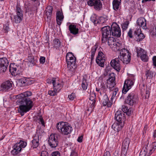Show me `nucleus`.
I'll use <instances>...</instances> for the list:
<instances>
[{
    "label": "nucleus",
    "mask_w": 156,
    "mask_h": 156,
    "mask_svg": "<svg viewBox=\"0 0 156 156\" xmlns=\"http://www.w3.org/2000/svg\"><path fill=\"white\" fill-rule=\"evenodd\" d=\"M32 94L31 92L27 91L16 96V98L18 99L16 103L17 104L19 105L18 112L22 116H23L24 113L29 112L33 106V102L28 98Z\"/></svg>",
    "instance_id": "obj_1"
},
{
    "label": "nucleus",
    "mask_w": 156,
    "mask_h": 156,
    "mask_svg": "<svg viewBox=\"0 0 156 156\" xmlns=\"http://www.w3.org/2000/svg\"><path fill=\"white\" fill-rule=\"evenodd\" d=\"M69 29L70 33L73 35H76L79 33V29L76 25L71 24L69 26Z\"/></svg>",
    "instance_id": "obj_23"
},
{
    "label": "nucleus",
    "mask_w": 156,
    "mask_h": 156,
    "mask_svg": "<svg viewBox=\"0 0 156 156\" xmlns=\"http://www.w3.org/2000/svg\"><path fill=\"white\" fill-rule=\"evenodd\" d=\"M53 8L52 6H48L46 8V11L52 12Z\"/></svg>",
    "instance_id": "obj_55"
},
{
    "label": "nucleus",
    "mask_w": 156,
    "mask_h": 156,
    "mask_svg": "<svg viewBox=\"0 0 156 156\" xmlns=\"http://www.w3.org/2000/svg\"><path fill=\"white\" fill-rule=\"evenodd\" d=\"M20 81L21 83L24 85L30 84L32 83L31 82L32 81H30V79L28 78L21 79Z\"/></svg>",
    "instance_id": "obj_31"
},
{
    "label": "nucleus",
    "mask_w": 156,
    "mask_h": 156,
    "mask_svg": "<svg viewBox=\"0 0 156 156\" xmlns=\"http://www.w3.org/2000/svg\"><path fill=\"white\" fill-rule=\"evenodd\" d=\"M138 101L137 96L133 92H132L129 94L125 100V102L130 106H133Z\"/></svg>",
    "instance_id": "obj_6"
},
{
    "label": "nucleus",
    "mask_w": 156,
    "mask_h": 156,
    "mask_svg": "<svg viewBox=\"0 0 156 156\" xmlns=\"http://www.w3.org/2000/svg\"><path fill=\"white\" fill-rule=\"evenodd\" d=\"M105 59V55L101 51H99L96 59V62L100 66L103 67Z\"/></svg>",
    "instance_id": "obj_13"
},
{
    "label": "nucleus",
    "mask_w": 156,
    "mask_h": 156,
    "mask_svg": "<svg viewBox=\"0 0 156 156\" xmlns=\"http://www.w3.org/2000/svg\"><path fill=\"white\" fill-rule=\"evenodd\" d=\"M115 119L118 122H122V123L124 124L126 119L125 115L121 111H118L115 114Z\"/></svg>",
    "instance_id": "obj_16"
},
{
    "label": "nucleus",
    "mask_w": 156,
    "mask_h": 156,
    "mask_svg": "<svg viewBox=\"0 0 156 156\" xmlns=\"http://www.w3.org/2000/svg\"><path fill=\"white\" fill-rule=\"evenodd\" d=\"M107 83V87L109 88L110 89V90H112V89H113L114 88H115V87H114L115 84V82H110L109 81Z\"/></svg>",
    "instance_id": "obj_42"
},
{
    "label": "nucleus",
    "mask_w": 156,
    "mask_h": 156,
    "mask_svg": "<svg viewBox=\"0 0 156 156\" xmlns=\"http://www.w3.org/2000/svg\"><path fill=\"white\" fill-rule=\"evenodd\" d=\"M12 86V82L9 80H7L2 83L1 87L2 91L5 92L9 90Z\"/></svg>",
    "instance_id": "obj_19"
},
{
    "label": "nucleus",
    "mask_w": 156,
    "mask_h": 156,
    "mask_svg": "<svg viewBox=\"0 0 156 156\" xmlns=\"http://www.w3.org/2000/svg\"><path fill=\"white\" fill-rule=\"evenodd\" d=\"M128 148L122 147L121 156H126V155Z\"/></svg>",
    "instance_id": "obj_48"
},
{
    "label": "nucleus",
    "mask_w": 156,
    "mask_h": 156,
    "mask_svg": "<svg viewBox=\"0 0 156 156\" xmlns=\"http://www.w3.org/2000/svg\"><path fill=\"white\" fill-rule=\"evenodd\" d=\"M27 60L28 62L33 66L35 65L38 61L37 57L33 56L32 54L28 55Z\"/></svg>",
    "instance_id": "obj_24"
},
{
    "label": "nucleus",
    "mask_w": 156,
    "mask_h": 156,
    "mask_svg": "<svg viewBox=\"0 0 156 156\" xmlns=\"http://www.w3.org/2000/svg\"><path fill=\"white\" fill-rule=\"evenodd\" d=\"M140 29L138 28L136 30L134 34V36L135 39L138 42L141 41L145 37L143 34L141 33Z\"/></svg>",
    "instance_id": "obj_18"
},
{
    "label": "nucleus",
    "mask_w": 156,
    "mask_h": 156,
    "mask_svg": "<svg viewBox=\"0 0 156 156\" xmlns=\"http://www.w3.org/2000/svg\"><path fill=\"white\" fill-rule=\"evenodd\" d=\"M90 20L94 25H96L98 23L104 24L108 20L106 18L102 16L100 17L99 19H98L95 15L92 16L91 17Z\"/></svg>",
    "instance_id": "obj_12"
},
{
    "label": "nucleus",
    "mask_w": 156,
    "mask_h": 156,
    "mask_svg": "<svg viewBox=\"0 0 156 156\" xmlns=\"http://www.w3.org/2000/svg\"><path fill=\"white\" fill-rule=\"evenodd\" d=\"M53 44L54 47L57 49L61 46V42L59 39H55L53 40Z\"/></svg>",
    "instance_id": "obj_36"
},
{
    "label": "nucleus",
    "mask_w": 156,
    "mask_h": 156,
    "mask_svg": "<svg viewBox=\"0 0 156 156\" xmlns=\"http://www.w3.org/2000/svg\"><path fill=\"white\" fill-rule=\"evenodd\" d=\"M133 31L131 29H130L128 33V36L129 38H132L133 36L132 35Z\"/></svg>",
    "instance_id": "obj_58"
},
{
    "label": "nucleus",
    "mask_w": 156,
    "mask_h": 156,
    "mask_svg": "<svg viewBox=\"0 0 156 156\" xmlns=\"http://www.w3.org/2000/svg\"><path fill=\"white\" fill-rule=\"evenodd\" d=\"M110 82H115V76L113 75L112 76L110 75V77L107 80V83H108V81Z\"/></svg>",
    "instance_id": "obj_51"
},
{
    "label": "nucleus",
    "mask_w": 156,
    "mask_h": 156,
    "mask_svg": "<svg viewBox=\"0 0 156 156\" xmlns=\"http://www.w3.org/2000/svg\"><path fill=\"white\" fill-rule=\"evenodd\" d=\"M129 24V22L128 21H126L121 24L122 27L123 31L126 30Z\"/></svg>",
    "instance_id": "obj_45"
},
{
    "label": "nucleus",
    "mask_w": 156,
    "mask_h": 156,
    "mask_svg": "<svg viewBox=\"0 0 156 156\" xmlns=\"http://www.w3.org/2000/svg\"><path fill=\"white\" fill-rule=\"evenodd\" d=\"M56 91L55 90H50L48 91V94L51 96H54L55 95L56 93Z\"/></svg>",
    "instance_id": "obj_54"
},
{
    "label": "nucleus",
    "mask_w": 156,
    "mask_h": 156,
    "mask_svg": "<svg viewBox=\"0 0 156 156\" xmlns=\"http://www.w3.org/2000/svg\"><path fill=\"white\" fill-rule=\"evenodd\" d=\"M130 141L129 138H126L122 143V147L128 148Z\"/></svg>",
    "instance_id": "obj_35"
},
{
    "label": "nucleus",
    "mask_w": 156,
    "mask_h": 156,
    "mask_svg": "<svg viewBox=\"0 0 156 156\" xmlns=\"http://www.w3.org/2000/svg\"><path fill=\"white\" fill-rule=\"evenodd\" d=\"M122 111L124 113L126 112L127 110H128V107L127 106H125V105H123L122 106Z\"/></svg>",
    "instance_id": "obj_61"
},
{
    "label": "nucleus",
    "mask_w": 156,
    "mask_h": 156,
    "mask_svg": "<svg viewBox=\"0 0 156 156\" xmlns=\"http://www.w3.org/2000/svg\"><path fill=\"white\" fill-rule=\"evenodd\" d=\"M53 88L56 92L59 91L62 87V84L56 81L53 84Z\"/></svg>",
    "instance_id": "obj_30"
},
{
    "label": "nucleus",
    "mask_w": 156,
    "mask_h": 156,
    "mask_svg": "<svg viewBox=\"0 0 156 156\" xmlns=\"http://www.w3.org/2000/svg\"><path fill=\"white\" fill-rule=\"evenodd\" d=\"M123 123H122V122L114 123L112 126V128L115 131L119 132L120 130L122 127L124 125Z\"/></svg>",
    "instance_id": "obj_25"
},
{
    "label": "nucleus",
    "mask_w": 156,
    "mask_h": 156,
    "mask_svg": "<svg viewBox=\"0 0 156 156\" xmlns=\"http://www.w3.org/2000/svg\"><path fill=\"white\" fill-rule=\"evenodd\" d=\"M45 57L42 56H41L40 57V62L42 64H44L45 62Z\"/></svg>",
    "instance_id": "obj_57"
},
{
    "label": "nucleus",
    "mask_w": 156,
    "mask_h": 156,
    "mask_svg": "<svg viewBox=\"0 0 156 156\" xmlns=\"http://www.w3.org/2000/svg\"><path fill=\"white\" fill-rule=\"evenodd\" d=\"M26 142L20 140L19 142L15 144L13 146V149L11 151V153L13 155H16L19 153L22 148L25 147L27 145Z\"/></svg>",
    "instance_id": "obj_4"
},
{
    "label": "nucleus",
    "mask_w": 156,
    "mask_h": 156,
    "mask_svg": "<svg viewBox=\"0 0 156 156\" xmlns=\"http://www.w3.org/2000/svg\"><path fill=\"white\" fill-rule=\"evenodd\" d=\"M121 0H113L112 2L113 8L115 11L118 10L121 4Z\"/></svg>",
    "instance_id": "obj_29"
},
{
    "label": "nucleus",
    "mask_w": 156,
    "mask_h": 156,
    "mask_svg": "<svg viewBox=\"0 0 156 156\" xmlns=\"http://www.w3.org/2000/svg\"><path fill=\"white\" fill-rule=\"evenodd\" d=\"M40 156H48V152L45 151H43L41 152Z\"/></svg>",
    "instance_id": "obj_60"
},
{
    "label": "nucleus",
    "mask_w": 156,
    "mask_h": 156,
    "mask_svg": "<svg viewBox=\"0 0 156 156\" xmlns=\"http://www.w3.org/2000/svg\"><path fill=\"white\" fill-rule=\"evenodd\" d=\"M153 72L150 70L147 71L146 73V76L147 79H151L153 76Z\"/></svg>",
    "instance_id": "obj_46"
},
{
    "label": "nucleus",
    "mask_w": 156,
    "mask_h": 156,
    "mask_svg": "<svg viewBox=\"0 0 156 156\" xmlns=\"http://www.w3.org/2000/svg\"><path fill=\"white\" fill-rule=\"evenodd\" d=\"M153 65L156 67V56H154L153 58Z\"/></svg>",
    "instance_id": "obj_63"
},
{
    "label": "nucleus",
    "mask_w": 156,
    "mask_h": 156,
    "mask_svg": "<svg viewBox=\"0 0 156 156\" xmlns=\"http://www.w3.org/2000/svg\"><path fill=\"white\" fill-rule=\"evenodd\" d=\"M120 61L119 58H116L111 60L110 64L111 66L118 72L120 70Z\"/></svg>",
    "instance_id": "obj_17"
},
{
    "label": "nucleus",
    "mask_w": 156,
    "mask_h": 156,
    "mask_svg": "<svg viewBox=\"0 0 156 156\" xmlns=\"http://www.w3.org/2000/svg\"><path fill=\"white\" fill-rule=\"evenodd\" d=\"M81 85L82 88L83 90H85L87 89L88 84L86 80L84 78L83 79Z\"/></svg>",
    "instance_id": "obj_41"
},
{
    "label": "nucleus",
    "mask_w": 156,
    "mask_h": 156,
    "mask_svg": "<svg viewBox=\"0 0 156 156\" xmlns=\"http://www.w3.org/2000/svg\"><path fill=\"white\" fill-rule=\"evenodd\" d=\"M140 57L142 60L144 62H147L148 60V57L147 55L146 52L141 55Z\"/></svg>",
    "instance_id": "obj_43"
},
{
    "label": "nucleus",
    "mask_w": 156,
    "mask_h": 156,
    "mask_svg": "<svg viewBox=\"0 0 156 156\" xmlns=\"http://www.w3.org/2000/svg\"><path fill=\"white\" fill-rule=\"evenodd\" d=\"M102 31L101 41L103 43H106L107 39L111 37L112 32L111 27L109 26L102 27L101 29Z\"/></svg>",
    "instance_id": "obj_5"
},
{
    "label": "nucleus",
    "mask_w": 156,
    "mask_h": 156,
    "mask_svg": "<svg viewBox=\"0 0 156 156\" xmlns=\"http://www.w3.org/2000/svg\"><path fill=\"white\" fill-rule=\"evenodd\" d=\"M16 14L23 15L22 11L21 10L20 5L18 4L16 6Z\"/></svg>",
    "instance_id": "obj_49"
},
{
    "label": "nucleus",
    "mask_w": 156,
    "mask_h": 156,
    "mask_svg": "<svg viewBox=\"0 0 156 156\" xmlns=\"http://www.w3.org/2000/svg\"><path fill=\"white\" fill-rule=\"evenodd\" d=\"M136 50L137 54V55L138 57L141 56V55L146 52L143 49L140 48H136Z\"/></svg>",
    "instance_id": "obj_33"
},
{
    "label": "nucleus",
    "mask_w": 156,
    "mask_h": 156,
    "mask_svg": "<svg viewBox=\"0 0 156 156\" xmlns=\"http://www.w3.org/2000/svg\"><path fill=\"white\" fill-rule=\"evenodd\" d=\"M96 94L94 92H93L91 94L90 96V97L89 99L90 102V104H91L90 106L91 108H94V107L96 103Z\"/></svg>",
    "instance_id": "obj_26"
},
{
    "label": "nucleus",
    "mask_w": 156,
    "mask_h": 156,
    "mask_svg": "<svg viewBox=\"0 0 156 156\" xmlns=\"http://www.w3.org/2000/svg\"><path fill=\"white\" fill-rule=\"evenodd\" d=\"M149 97V93L147 90H146L145 91V94L144 96H143V98H144L145 99L148 98Z\"/></svg>",
    "instance_id": "obj_59"
},
{
    "label": "nucleus",
    "mask_w": 156,
    "mask_h": 156,
    "mask_svg": "<svg viewBox=\"0 0 156 156\" xmlns=\"http://www.w3.org/2000/svg\"><path fill=\"white\" fill-rule=\"evenodd\" d=\"M87 5L93 7L96 10L99 11L102 8V4L100 0H87Z\"/></svg>",
    "instance_id": "obj_7"
},
{
    "label": "nucleus",
    "mask_w": 156,
    "mask_h": 156,
    "mask_svg": "<svg viewBox=\"0 0 156 156\" xmlns=\"http://www.w3.org/2000/svg\"><path fill=\"white\" fill-rule=\"evenodd\" d=\"M120 51V55L118 57L119 59L124 63L127 64L129 63L131 60V53L125 48H122Z\"/></svg>",
    "instance_id": "obj_3"
},
{
    "label": "nucleus",
    "mask_w": 156,
    "mask_h": 156,
    "mask_svg": "<svg viewBox=\"0 0 156 156\" xmlns=\"http://www.w3.org/2000/svg\"><path fill=\"white\" fill-rule=\"evenodd\" d=\"M70 156H78V154L76 152L73 151L71 153Z\"/></svg>",
    "instance_id": "obj_64"
},
{
    "label": "nucleus",
    "mask_w": 156,
    "mask_h": 156,
    "mask_svg": "<svg viewBox=\"0 0 156 156\" xmlns=\"http://www.w3.org/2000/svg\"><path fill=\"white\" fill-rule=\"evenodd\" d=\"M107 42L108 45L113 51H116L119 50L120 48L118 45L119 43L116 42L115 39L114 37H109L107 39Z\"/></svg>",
    "instance_id": "obj_8"
},
{
    "label": "nucleus",
    "mask_w": 156,
    "mask_h": 156,
    "mask_svg": "<svg viewBox=\"0 0 156 156\" xmlns=\"http://www.w3.org/2000/svg\"><path fill=\"white\" fill-rule=\"evenodd\" d=\"M97 48L98 47L97 46L96 44L95 45L92 47L90 51L89 52L91 54L90 57H89V58H90L91 59V64H92V61L94 59V57Z\"/></svg>",
    "instance_id": "obj_28"
},
{
    "label": "nucleus",
    "mask_w": 156,
    "mask_h": 156,
    "mask_svg": "<svg viewBox=\"0 0 156 156\" xmlns=\"http://www.w3.org/2000/svg\"><path fill=\"white\" fill-rule=\"evenodd\" d=\"M64 18V16L63 13L60 11H58L56 13V19L59 20H62Z\"/></svg>",
    "instance_id": "obj_38"
},
{
    "label": "nucleus",
    "mask_w": 156,
    "mask_h": 156,
    "mask_svg": "<svg viewBox=\"0 0 156 156\" xmlns=\"http://www.w3.org/2000/svg\"><path fill=\"white\" fill-rule=\"evenodd\" d=\"M48 144L52 148H55L57 146L58 142L56 135L51 134L49 136L48 140Z\"/></svg>",
    "instance_id": "obj_10"
},
{
    "label": "nucleus",
    "mask_w": 156,
    "mask_h": 156,
    "mask_svg": "<svg viewBox=\"0 0 156 156\" xmlns=\"http://www.w3.org/2000/svg\"><path fill=\"white\" fill-rule=\"evenodd\" d=\"M56 78L54 77H51L49 78L46 80L47 83H52L53 85L56 82Z\"/></svg>",
    "instance_id": "obj_44"
},
{
    "label": "nucleus",
    "mask_w": 156,
    "mask_h": 156,
    "mask_svg": "<svg viewBox=\"0 0 156 156\" xmlns=\"http://www.w3.org/2000/svg\"><path fill=\"white\" fill-rule=\"evenodd\" d=\"M52 12H49L46 11V14L48 18H50L51 16Z\"/></svg>",
    "instance_id": "obj_62"
},
{
    "label": "nucleus",
    "mask_w": 156,
    "mask_h": 156,
    "mask_svg": "<svg viewBox=\"0 0 156 156\" xmlns=\"http://www.w3.org/2000/svg\"><path fill=\"white\" fill-rule=\"evenodd\" d=\"M112 35L116 37H119L121 35V31L119 26L116 23H113L111 27Z\"/></svg>",
    "instance_id": "obj_9"
},
{
    "label": "nucleus",
    "mask_w": 156,
    "mask_h": 156,
    "mask_svg": "<svg viewBox=\"0 0 156 156\" xmlns=\"http://www.w3.org/2000/svg\"><path fill=\"white\" fill-rule=\"evenodd\" d=\"M9 71L12 76H16L20 74V72L15 66H9Z\"/></svg>",
    "instance_id": "obj_27"
},
{
    "label": "nucleus",
    "mask_w": 156,
    "mask_h": 156,
    "mask_svg": "<svg viewBox=\"0 0 156 156\" xmlns=\"http://www.w3.org/2000/svg\"><path fill=\"white\" fill-rule=\"evenodd\" d=\"M9 65V62L5 58H0V73L6 71Z\"/></svg>",
    "instance_id": "obj_11"
},
{
    "label": "nucleus",
    "mask_w": 156,
    "mask_h": 156,
    "mask_svg": "<svg viewBox=\"0 0 156 156\" xmlns=\"http://www.w3.org/2000/svg\"><path fill=\"white\" fill-rule=\"evenodd\" d=\"M52 156H60V153L58 151H54L51 154Z\"/></svg>",
    "instance_id": "obj_56"
},
{
    "label": "nucleus",
    "mask_w": 156,
    "mask_h": 156,
    "mask_svg": "<svg viewBox=\"0 0 156 156\" xmlns=\"http://www.w3.org/2000/svg\"><path fill=\"white\" fill-rule=\"evenodd\" d=\"M147 149L145 148L143 151L141 150L139 156H149L151 154H149V152H148Z\"/></svg>",
    "instance_id": "obj_39"
},
{
    "label": "nucleus",
    "mask_w": 156,
    "mask_h": 156,
    "mask_svg": "<svg viewBox=\"0 0 156 156\" xmlns=\"http://www.w3.org/2000/svg\"><path fill=\"white\" fill-rule=\"evenodd\" d=\"M56 128L59 132L65 135L70 133L73 130L72 127L67 123L63 122L57 123Z\"/></svg>",
    "instance_id": "obj_2"
},
{
    "label": "nucleus",
    "mask_w": 156,
    "mask_h": 156,
    "mask_svg": "<svg viewBox=\"0 0 156 156\" xmlns=\"http://www.w3.org/2000/svg\"><path fill=\"white\" fill-rule=\"evenodd\" d=\"M75 93H72L71 94L68 95V98L70 100L73 101L76 98Z\"/></svg>",
    "instance_id": "obj_52"
},
{
    "label": "nucleus",
    "mask_w": 156,
    "mask_h": 156,
    "mask_svg": "<svg viewBox=\"0 0 156 156\" xmlns=\"http://www.w3.org/2000/svg\"><path fill=\"white\" fill-rule=\"evenodd\" d=\"M74 57H75L74 56L72 53L70 52H68L66 56V61L69 60L70 59Z\"/></svg>",
    "instance_id": "obj_47"
},
{
    "label": "nucleus",
    "mask_w": 156,
    "mask_h": 156,
    "mask_svg": "<svg viewBox=\"0 0 156 156\" xmlns=\"http://www.w3.org/2000/svg\"><path fill=\"white\" fill-rule=\"evenodd\" d=\"M39 136L38 134H35L33 137V140L31 141L32 146L34 148L38 147L39 144Z\"/></svg>",
    "instance_id": "obj_22"
},
{
    "label": "nucleus",
    "mask_w": 156,
    "mask_h": 156,
    "mask_svg": "<svg viewBox=\"0 0 156 156\" xmlns=\"http://www.w3.org/2000/svg\"><path fill=\"white\" fill-rule=\"evenodd\" d=\"M76 58L74 57L70 59L69 60L66 61L68 68L69 71L72 72H74L75 71V69L76 67Z\"/></svg>",
    "instance_id": "obj_15"
},
{
    "label": "nucleus",
    "mask_w": 156,
    "mask_h": 156,
    "mask_svg": "<svg viewBox=\"0 0 156 156\" xmlns=\"http://www.w3.org/2000/svg\"><path fill=\"white\" fill-rule=\"evenodd\" d=\"M151 149L149 150V154H151L156 149V142L152 143L151 147Z\"/></svg>",
    "instance_id": "obj_40"
},
{
    "label": "nucleus",
    "mask_w": 156,
    "mask_h": 156,
    "mask_svg": "<svg viewBox=\"0 0 156 156\" xmlns=\"http://www.w3.org/2000/svg\"><path fill=\"white\" fill-rule=\"evenodd\" d=\"M134 82L133 80L131 79L126 80L122 89V93L125 94L129 90L131 89L132 86L133 85Z\"/></svg>",
    "instance_id": "obj_14"
},
{
    "label": "nucleus",
    "mask_w": 156,
    "mask_h": 156,
    "mask_svg": "<svg viewBox=\"0 0 156 156\" xmlns=\"http://www.w3.org/2000/svg\"><path fill=\"white\" fill-rule=\"evenodd\" d=\"M9 24L7 23L4 24L3 26V30L4 32L7 33L9 28Z\"/></svg>",
    "instance_id": "obj_50"
},
{
    "label": "nucleus",
    "mask_w": 156,
    "mask_h": 156,
    "mask_svg": "<svg viewBox=\"0 0 156 156\" xmlns=\"http://www.w3.org/2000/svg\"><path fill=\"white\" fill-rule=\"evenodd\" d=\"M23 18V15L17 14L14 17V21L16 23H19L22 21Z\"/></svg>",
    "instance_id": "obj_32"
},
{
    "label": "nucleus",
    "mask_w": 156,
    "mask_h": 156,
    "mask_svg": "<svg viewBox=\"0 0 156 156\" xmlns=\"http://www.w3.org/2000/svg\"><path fill=\"white\" fill-rule=\"evenodd\" d=\"M38 118V120L39 121V122H41V124L42 126H45L44 122L43 119V118L41 116H40Z\"/></svg>",
    "instance_id": "obj_53"
},
{
    "label": "nucleus",
    "mask_w": 156,
    "mask_h": 156,
    "mask_svg": "<svg viewBox=\"0 0 156 156\" xmlns=\"http://www.w3.org/2000/svg\"><path fill=\"white\" fill-rule=\"evenodd\" d=\"M111 91H113L112 95L111 97V100H112L115 98V97H116V95L119 91V89L117 87L114 88L113 89H112V90H111Z\"/></svg>",
    "instance_id": "obj_37"
},
{
    "label": "nucleus",
    "mask_w": 156,
    "mask_h": 156,
    "mask_svg": "<svg viewBox=\"0 0 156 156\" xmlns=\"http://www.w3.org/2000/svg\"><path fill=\"white\" fill-rule=\"evenodd\" d=\"M137 24L140 27H141L144 29L147 28L146 20L143 17L139 18L137 21Z\"/></svg>",
    "instance_id": "obj_21"
},
{
    "label": "nucleus",
    "mask_w": 156,
    "mask_h": 156,
    "mask_svg": "<svg viewBox=\"0 0 156 156\" xmlns=\"http://www.w3.org/2000/svg\"><path fill=\"white\" fill-rule=\"evenodd\" d=\"M100 92H99L101 96L106 95L105 93L106 91V88L104 84H101V87L100 88Z\"/></svg>",
    "instance_id": "obj_34"
},
{
    "label": "nucleus",
    "mask_w": 156,
    "mask_h": 156,
    "mask_svg": "<svg viewBox=\"0 0 156 156\" xmlns=\"http://www.w3.org/2000/svg\"><path fill=\"white\" fill-rule=\"evenodd\" d=\"M102 102L103 106L107 105L108 107H110L112 104V101H109L108 98L107 94L103 95Z\"/></svg>",
    "instance_id": "obj_20"
}]
</instances>
